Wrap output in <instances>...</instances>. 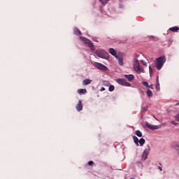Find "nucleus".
<instances>
[{"label": "nucleus", "mask_w": 179, "mask_h": 179, "mask_svg": "<svg viewBox=\"0 0 179 179\" xmlns=\"http://www.w3.org/2000/svg\"><path fill=\"white\" fill-rule=\"evenodd\" d=\"M133 66L135 71L136 73H145V70L143 67H141L139 63V60H137V59H135L133 62Z\"/></svg>", "instance_id": "1"}, {"label": "nucleus", "mask_w": 179, "mask_h": 179, "mask_svg": "<svg viewBox=\"0 0 179 179\" xmlns=\"http://www.w3.org/2000/svg\"><path fill=\"white\" fill-rule=\"evenodd\" d=\"M166 59L165 56H161V57H158L156 62V67L157 70H161L164 66V62H166Z\"/></svg>", "instance_id": "2"}, {"label": "nucleus", "mask_w": 179, "mask_h": 179, "mask_svg": "<svg viewBox=\"0 0 179 179\" xmlns=\"http://www.w3.org/2000/svg\"><path fill=\"white\" fill-rule=\"evenodd\" d=\"M96 55L97 57H100V58H104V59H108L109 58V55L106 52V50H103V49H99V50H96Z\"/></svg>", "instance_id": "3"}, {"label": "nucleus", "mask_w": 179, "mask_h": 179, "mask_svg": "<svg viewBox=\"0 0 179 179\" xmlns=\"http://www.w3.org/2000/svg\"><path fill=\"white\" fill-rule=\"evenodd\" d=\"M80 39L84 41L85 44H87L88 47H90L91 50H94V45L92 40H90V38H87V37H85L83 36H80Z\"/></svg>", "instance_id": "4"}, {"label": "nucleus", "mask_w": 179, "mask_h": 179, "mask_svg": "<svg viewBox=\"0 0 179 179\" xmlns=\"http://www.w3.org/2000/svg\"><path fill=\"white\" fill-rule=\"evenodd\" d=\"M117 84L122 85V87H131V84L128 83L124 78H119L115 80Z\"/></svg>", "instance_id": "5"}, {"label": "nucleus", "mask_w": 179, "mask_h": 179, "mask_svg": "<svg viewBox=\"0 0 179 179\" xmlns=\"http://www.w3.org/2000/svg\"><path fill=\"white\" fill-rule=\"evenodd\" d=\"M93 64L95 67L99 69V70H103V71H106L108 70V67H106V66H104V64H101V63H97V62H94Z\"/></svg>", "instance_id": "6"}, {"label": "nucleus", "mask_w": 179, "mask_h": 179, "mask_svg": "<svg viewBox=\"0 0 179 179\" xmlns=\"http://www.w3.org/2000/svg\"><path fill=\"white\" fill-rule=\"evenodd\" d=\"M150 147L148 145L147 148H145V150L143 151V155H142L143 161H145V159H147L148 155V154L150 152Z\"/></svg>", "instance_id": "7"}, {"label": "nucleus", "mask_w": 179, "mask_h": 179, "mask_svg": "<svg viewBox=\"0 0 179 179\" xmlns=\"http://www.w3.org/2000/svg\"><path fill=\"white\" fill-rule=\"evenodd\" d=\"M116 58L117 59H118L120 65H124V59L122 57V53H119V55H117Z\"/></svg>", "instance_id": "8"}, {"label": "nucleus", "mask_w": 179, "mask_h": 179, "mask_svg": "<svg viewBox=\"0 0 179 179\" xmlns=\"http://www.w3.org/2000/svg\"><path fill=\"white\" fill-rule=\"evenodd\" d=\"M78 112H80L83 109V105L81 100L78 101L77 106H76Z\"/></svg>", "instance_id": "9"}, {"label": "nucleus", "mask_w": 179, "mask_h": 179, "mask_svg": "<svg viewBox=\"0 0 179 179\" xmlns=\"http://www.w3.org/2000/svg\"><path fill=\"white\" fill-rule=\"evenodd\" d=\"M124 78H127V80L129 82L134 81L135 80V77L133 74H129V75H125Z\"/></svg>", "instance_id": "10"}, {"label": "nucleus", "mask_w": 179, "mask_h": 179, "mask_svg": "<svg viewBox=\"0 0 179 179\" xmlns=\"http://www.w3.org/2000/svg\"><path fill=\"white\" fill-rule=\"evenodd\" d=\"M146 126L150 130H157L158 129H159V126L152 125L150 123H146Z\"/></svg>", "instance_id": "11"}, {"label": "nucleus", "mask_w": 179, "mask_h": 179, "mask_svg": "<svg viewBox=\"0 0 179 179\" xmlns=\"http://www.w3.org/2000/svg\"><path fill=\"white\" fill-rule=\"evenodd\" d=\"M73 31L75 34H82V31L80 30V29H78V27H74Z\"/></svg>", "instance_id": "12"}, {"label": "nucleus", "mask_w": 179, "mask_h": 179, "mask_svg": "<svg viewBox=\"0 0 179 179\" xmlns=\"http://www.w3.org/2000/svg\"><path fill=\"white\" fill-rule=\"evenodd\" d=\"M173 147L178 151V154L179 155V143H173Z\"/></svg>", "instance_id": "13"}, {"label": "nucleus", "mask_w": 179, "mask_h": 179, "mask_svg": "<svg viewBox=\"0 0 179 179\" xmlns=\"http://www.w3.org/2000/svg\"><path fill=\"white\" fill-rule=\"evenodd\" d=\"M169 30L171 31H178L179 30L178 26H173V27H170Z\"/></svg>", "instance_id": "14"}, {"label": "nucleus", "mask_w": 179, "mask_h": 179, "mask_svg": "<svg viewBox=\"0 0 179 179\" xmlns=\"http://www.w3.org/2000/svg\"><path fill=\"white\" fill-rule=\"evenodd\" d=\"M109 52H110V54H112V55H114V57H116L117 58V53L115 49H113V48H110V49H109Z\"/></svg>", "instance_id": "15"}, {"label": "nucleus", "mask_w": 179, "mask_h": 179, "mask_svg": "<svg viewBox=\"0 0 179 179\" xmlns=\"http://www.w3.org/2000/svg\"><path fill=\"white\" fill-rule=\"evenodd\" d=\"M160 88V84L159 81V76H157V80H156V90H159Z\"/></svg>", "instance_id": "16"}, {"label": "nucleus", "mask_w": 179, "mask_h": 179, "mask_svg": "<svg viewBox=\"0 0 179 179\" xmlns=\"http://www.w3.org/2000/svg\"><path fill=\"white\" fill-rule=\"evenodd\" d=\"M133 140H134L135 144L137 146H138L139 145V144H138L139 140H138V137H136V136H133Z\"/></svg>", "instance_id": "17"}, {"label": "nucleus", "mask_w": 179, "mask_h": 179, "mask_svg": "<svg viewBox=\"0 0 179 179\" xmlns=\"http://www.w3.org/2000/svg\"><path fill=\"white\" fill-rule=\"evenodd\" d=\"M92 80H84L83 81V85H89V84H91Z\"/></svg>", "instance_id": "18"}, {"label": "nucleus", "mask_w": 179, "mask_h": 179, "mask_svg": "<svg viewBox=\"0 0 179 179\" xmlns=\"http://www.w3.org/2000/svg\"><path fill=\"white\" fill-rule=\"evenodd\" d=\"M147 95H148V96H149V98H150L151 96H153V94H152V92L151 91V90H148Z\"/></svg>", "instance_id": "19"}, {"label": "nucleus", "mask_w": 179, "mask_h": 179, "mask_svg": "<svg viewBox=\"0 0 179 179\" xmlns=\"http://www.w3.org/2000/svg\"><path fill=\"white\" fill-rule=\"evenodd\" d=\"M78 94H85L87 92V90H83V89L78 90Z\"/></svg>", "instance_id": "20"}, {"label": "nucleus", "mask_w": 179, "mask_h": 179, "mask_svg": "<svg viewBox=\"0 0 179 179\" xmlns=\"http://www.w3.org/2000/svg\"><path fill=\"white\" fill-rule=\"evenodd\" d=\"M136 134L138 137H142L143 134L140 130H136Z\"/></svg>", "instance_id": "21"}, {"label": "nucleus", "mask_w": 179, "mask_h": 179, "mask_svg": "<svg viewBox=\"0 0 179 179\" xmlns=\"http://www.w3.org/2000/svg\"><path fill=\"white\" fill-rule=\"evenodd\" d=\"M145 143V138H140L139 140V143H140V145H143Z\"/></svg>", "instance_id": "22"}, {"label": "nucleus", "mask_w": 179, "mask_h": 179, "mask_svg": "<svg viewBox=\"0 0 179 179\" xmlns=\"http://www.w3.org/2000/svg\"><path fill=\"white\" fill-rule=\"evenodd\" d=\"M115 89V88L114 85H110V87L108 88V91H110V92H113Z\"/></svg>", "instance_id": "23"}, {"label": "nucleus", "mask_w": 179, "mask_h": 179, "mask_svg": "<svg viewBox=\"0 0 179 179\" xmlns=\"http://www.w3.org/2000/svg\"><path fill=\"white\" fill-rule=\"evenodd\" d=\"M103 5H106L110 0H99Z\"/></svg>", "instance_id": "24"}, {"label": "nucleus", "mask_w": 179, "mask_h": 179, "mask_svg": "<svg viewBox=\"0 0 179 179\" xmlns=\"http://www.w3.org/2000/svg\"><path fill=\"white\" fill-rule=\"evenodd\" d=\"M143 85H144L147 88H150V85H149L148 83H147L146 81H143Z\"/></svg>", "instance_id": "25"}, {"label": "nucleus", "mask_w": 179, "mask_h": 179, "mask_svg": "<svg viewBox=\"0 0 179 179\" xmlns=\"http://www.w3.org/2000/svg\"><path fill=\"white\" fill-rule=\"evenodd\" d=\"M149 71H150V74H152V73H153V70L151 66L149 67Z\"/></svg>", "instance_id": "26"}, {"label": "nucleus", "mask_w": 179, "mask_h": 179, "mask_svg": "<svg viewBox=\"0 0 179 179\" xmlns=\"http://www.w3.org/2000/svg\"><path fill=\"white\" fill-rule=\"evenodd\" d=\"M94 161H89L88 165H94Z\"/></svg>", "instance_id": "27"}, {"label": "nucleus", "mask_w": 179, "mask_h": 179, "mask_svg": "<svg viewBox=\"0 0 179 179\" xmlns=\"http://www.w3.org/2000/svg\"><path fill=\"white\" fill-rule=\"evenodd\" d=\"M159 165H160V166H158L159 171H163V169H162V164H161V162H159Z\"/></svg>", "instance_id": "28"}, {"label": "nucleus", "mask_w": 179, "mask_h": 179, "mask_svg": "<svg viewBox=\"0 0 179 179\" xmlns=\"http://www.w3.org/2000/svg\"><path fill=\"white\" fill-rule=\"evenodd\" d=\"M141 62H142L143 65H144L145 67H147V63H145L143 60H141Z\"/></svg>", "instance_id": "29"}, {"label": "nucleus", "mask_w": 179, "mask_h": 179, "mask_svg": "<svg viewBox=\"0 0 179 179\" xmlns=\"http://www.w3.org/2000/svg\"><path fill=\"white\" fill-rule=\"evenodd\" d=\"M176 119L178 122H179V113L178 115H176Z\"/></svg>", "instance_id": "30"}, {"label": "nucleus", "mask_w": 179, "mask_h": 179, "mask_svg": "<svg viewBox=\"0 0 179 179\" xmlns=\"http://www.w3.org/2000/svg\"><path fill=\"white\" fill-rule=\"evenodd\" d=\"M106 88H104L103 87H102V88H101V91L103 92V91H105Z\"/></svg>", "instance_id": "31"}, {"label": "nucleus", "mask_w": 179, "mask_h": 179, "mask_svg": "<svg viewBox=\"0 0 179 179\" xmlns=\"http://www.w3.org/2000/svg\"><path fill=\"white\" fill-rule=\"evenodd\" d=\"M149 88H150L151 90H154V88H153V85H149Z\"/></svg>", "instance_id": "32"}, {"label": "nucleus", "mask_w": 179, "mask_h": 179, "mask_svg": "<svg viewBox=\"0 0 179 179\" xmlns=\"http://www.w3.org/2000/svg\"><path fill=\"white\" fill-rule=\"evenodd\" d=\"M150 38H155V36H150Z\"/></svg>", "instance_id": "33"}, {"label": "nucleus", "mask_w": 179, "mask_h": 179, "mask_svg": "<svg viewBox=\"0 0 179 179\" xmlns=\"http://www.w3.org/2000/svg\"><path fill=\"white\" fill-rule=\"evenodd\" d=\"M172 124H176V122H172Z\"/></svg>", "instance_id": "34"}, {"label": "nucleus", "mask_w": 179, "mask_h": 179, "mask_svg": "<svg viewBox=\"0 0 179 179\" xmlns=\"http://www.w3.org/2000/svg\"><path fill=\"white\" fill-rule=\"evenodd\" d=\"M94 41H98V40H96V38H94Z\"/></svg>", "instance_id": "35"}, {"label": "nucleus", "mask_w": 179, "mask_h": 179, "mask_svg": "<svg viewBox=\"0 0 179 179\" xmlns=\"http://www.w3.org/2000/svg\"><path fill=\"white\" fill-rule=\"evenodd\" d=\"M179 105V102L178 103H176V106H178Z\"/></svg>", "instance_id": "36"}]
</instances>
